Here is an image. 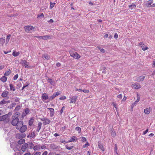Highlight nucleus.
Instances as JSON below:
<instances>
[{
    "label": "nucleus",
    "instance_id": "nucleus-1",
    "mask_svg": "<svg viewBox=\"0 0 155 155\" xmlns=\"http://www.w3.org/2000/svg\"><path fill=\"white\" fill-rule=\"evenodd\" d=\"M24 28L27 32H31L35 31V28L32 26L28 25L24 27Z\"/></svg>",
    "mask_w": 155,
    "mask_h": 155
},
{
    "label": "nucleus",
    "instance_id": "nucleus-2",
    "mask_svg": "<svg viewBox=\"0 0 155 155\" xmlns=\"http://www.w3.org/2000/svg\"><path fill=\"white\" fill-rule=\"evenodd\" d=\"M70 54V55L75 59H78L80 58V55L76 52L71 51Z\"/></svg>",
    "mask_w": 155,
    "mask_h": 155
},
{
    "label": "nucleus",
    "instance_id": "nucleus-3",
    "mask_svg": "<svg viewBox=\"0 0 155 155\" xmlns=\"http://www.w3.org/2000/svg\"><path fill=\"white\" fill-rule=\"evenodd\" d=\"M12 124L14 126H15L17 125L18 122L19 121V119L18 117H12Z\"/></svg>",
    "mask_w": 155,
    "mask_h": 155
},
{
    "label": "nucleus",
    "instance_id": "nucleus-4",
    "mask_svg": "<svg viewBox=\"0 0 155 155\" xmlns=\"http://www.w3.org/2000/svg\"><path fill=\"white\" fill-rule=\"evenodd\" d=\"M8 115L7 114H6L5 115H3L1 116H0V120L3 121L6 120V122H8L9 120V118H8Z\"/></svg>",
    "mask_w": 155,
    "mask_h": 155
},
{
    "label": "nucleus",
    "instance_id": "nucleus-5",
    "mask_svg": "<svg viewBox=\"0 0 155 155\" xmlns=\"http://www.w3.org/2000/svg\"><path fill=\"white\" fill-rule=\"evenodd\" d=\"M41 121L44 122L43 124L44 125L48 124L51 122L50 120L48 119L46 117L41 118Z\"/></svg>",
    "mask_w": 155,
    "mask_h": 155
},
{
    "label": "nucleus",
    "instance_id": "nucleus-6",
    "mask_svg": "<svg viewBox=\"0 0 155 155\" xmlns=\"http://www.w3.org/2000/svg\"><path fill=\"white\" fill-rule=\"evenodd\" d=\"M28 147V145L27 143H24L21 147V150L23 152L25 151Z\"/></svg>",
    "mask_w": 155,
    "mask_h": 155
},
{
    "label": "nucleus",
    "instance_id": "nucleus-7",
    "mask_svg": "<svg viewBox=\"0 0 155 155\" xmlns=\"http://www.w3.org/2000/svg\"><path fill=\"white\" fill-rule=\"evenodd\" d=\"M30 110L28 108H25L24 111L23 112L21 116L22 117H24L27 114H28Z\"/></svg>",
    "mask_w": 155,
    "mask_h": 155
},
{
    "label": "nucleus",
    "instance_id": "nucleus-8",
    "mask_svg": "<svg viewBox=\"0 0 155 155\" xmlns=\"http://www.w3.org/2000/svg\"><path fill=\"white\" fill-rule=\"evenodd\" d=\"M23 125V122L22 121H19L17 125H15L16 128L17 129L19 130L20 128Z\"/></svg>",
    "mask_w": 155,
    "mask_h": 155
},
{
    "label": "nucleus",
    "instance_id": "nucleus-9",
    "mask_svg": "<svg viewBox=\"0 0 155 155\" xmlns=\"http://www.w3.org/2000/svg\"><path fill=\"white\" fill-rule=\"evenodd\" d=\"M145 77L144 76H142L135 78V80L137 82H140L143 81L144 80Z\"/></svg>",
    "mask_w": 155,
    "mask_h": 155
},
{
    "label": "nucleus",
    "instance_id": "nucleus-10",
    "mask_svg": "<svg viewBox=\"0 0 155 155\" xmlns=\"http://www.w3.org/2000/svg\"><path fill=\"white\" fill-rule=\"evenodd\" d=\"M27 127L25 125H22L20 128L19 129L20 132L21 133L24 132L27 130Z\"/></svg>",
    "mask_w": 155,
    "mask_h": 155
},
{
    "label": "nucleus",
    "instance_id": "nucleus-11",
    "mask_svg": "<svg viewBox=\"0 0 155 155\" xmlns=\"http://www.w3.org/2000/svg\"><path fill=\"white\" fill-rule=\"evenodd\" d=\"M78 98V97L77 96H73L72 97H70V103H75Z\"/></svg>",
    "mask_w": 155,
    "mask_h": 155
},
{
    "label": "nucleus",
    "instance_id": "nucleus-12",
    "mask_svg": "<svg viewBox=\"0 0 155 155\" xmlns=\"http://www.w3.org/2000/svg\"><path fill=\"white\" fill-rule=\"evenodd\" d=\"M10 100L6 101L5 99H3L0 102V105H3L7 104L10 103Z\"/></svg>",
    "mask_w": 155,
    "mask_h": 155
},
{
    "label": "nucleus",
    "instance_id": "nucleus-13",
    "mask_svg": "<svg viewBox=\"0 0 155 155\" xmlns=\"http://www.w3.org/2000/svg\"><path fill=\"white\" fill-rule=\"evenodd\" d=\"M47 81L51 85L53 86H55V82L54 80H52L50 78H48Z\"/></svg>",
    "mask_w": 155,
    "mask_h": 155
},
{
    "label": "nucleus",
    "instance_id": "nucleus-14",
    "mask_svg": "<svg viewBox=\"0 0 155 155\" xmlns=\"http://www.w3.org/2000/svg\"><path fill=\"white\" fill-rule=\"evenodd\" d=\"M132 86L133 88L136 89H139L141 87V85L138 84H132Z\"/></svg>",
    "mask_w": 155,
    "mask_h": 155
},
{
    "label": "nucleus",
    "instance_id": "nucleus-15",
    "mask_svg": "<svg viewBox=\"0 0 155 155\" xmlns=\"http://www.w3.org/2000/svg\"><path fill=\"white\" fill-rule=\"evenodd\" d=\"M47 109L49 110L50 111V116L51 117L53 116L54 113V109L53 108H48Z\"/></svg>",
    "mask_w": 155,
    "mask_h": 155
},
{
    "label": "nucleus",
    "instance_id": "nucleus-16",
    "mask_svg": "<svg viewBox=\"0 0 155 155\" xmlns=\"http://www.w3.org/2000/svg\"><path fill=\"white\" fill-rule=\"evenodd\" d=\"M8 94V92L7 91H4L2 94V96L3 97H7L8 99V98L9 97H7V96Z\"/></svg>",
    "mask_w": 155,
    "mask_h": 155
},
{
    "label": "nucleus",
    "instance_id": "nucleus-17",
    "mask_svg": "<svg viewBox=\"0 0 155 155\" xmlns=\"http://www.w3.org/2000/svg\"><path fill=\"white\" fill-rule=\"evenodd\" d=\"M48 98V97L46 93H43L42 96V99L45 100H47Z\"/></svg>",
    "mask_w": 155,
    "mask_h": 155
},
{
    "label": "nucleus",
    "instance_id": "nucleus-18",
    "mask_svg": "<svg viewBox=\"0 0 155 155\" xmlns=\"http://www.w3.org/2000/svg\"><path fill=\"white\" fill-rule=\"evenodd\" d=\"M21 150V147L19 146V145L16 144V147L15 149H14V151L15 152L20 151Z\"/></svg>",
    "mask_w": 155,
    "mask_h": 155
},
{
    "label": "nucleus",
    "instance_id": "nucleus-19",
    "mask_svg": "<svg viewBox=\"0 0 155 155\" xmlns=\"http://www.w3.org/2000/svg\"><path fill=\"white\" fill-rule=\"evenodd\" d=\"M151 110V109L150 108H147L144 110V112L146 114H148L150 113Z\"/></svg>",
    "mask_w": 155,
    "mask_h": 155
},
{
    "label": "nucleus",
    "instance_id": "nucleus-20",
    "mask_svg": "<svg viewBox=\"0 0 155 155\" xmlns=\"http://www.w3.org/2000/svg\"><path fill=\"white\" fill-rule=\"evenodd\" d=\"M35 132H31V134L27 136V137H29L30 138H32L35 137Z\"/></svg>",
    "mask_w": 155,
    "mask_h": 155
},
{
    "label": "nucleus",
    "instance_id": "nucleus-21",
    "mask_svg": "<svg viewBox=\"0 0 155 155\" xmlns=\"http://www.w3.org/2000/svg\"><path fill=\"white\" fill-rule=\"evenodd\" d=\"M41 147L40 145H37L33 147V149L34 150H39Z\"/></svg>",
    "mask_w": 155,
    "mask_h": 155
},
{
    "label": "nucleus",
    "instance_id": "nucleus-22",
    "mask_svg": "<svg viewBox=\"0 0 155 155\" xmlns=\"http://www.w3.org/2000/svg\"><path fill=\"white\" fill-rule=\"evenodd\" d=\"M42 124L41 122L38 123V126L36 130V131L39 132L40 129H41V127Z\"/></svg>",
    "mask_w": 155,
    "mask_h": 155
},
{
    "label": "nucleus",
    "instance_id": "nucleus-23",
    "mask_svg": "<svg viewBox=\"0 0 155 155\" xmlns=\"http://www.w3.org/2000/svg\"><path fill=\"white\" fill-rule=\"evenodd\" d=\"M25 142V139H23V138L21 139L20 140H19L18 142V143L19 144H21L24 143Z\"/></svg>",
    "mask_w": 155,
    "mask_h": 155
},
{
    "label": "nucleus",
    "instance_id": "nucleus-24",
    "mask_svg": "<svg viewBox=\"0 0 155 155\" xmlns=\"http://www.w3.org/2000/svg\"><path fill=\"white\" fill-rule=\"evenodd\" d=\"M98 146L99 148L102 151H104V149L103 147V145L102 143H99Z\"/></svg>",
    "mask_w": 155,
    "mask_h": 155
},
{
    "label": "nucleus",
    "instance_id": "nucleus-25",
    "mask_svg": "<svg viewBox=\"0 0 155 155\" xmlns=\"http://www.w3.org/2000/svg\"><path fill=\"white\" fill-rule=\"evenodd\" d=\"M42 58H45L47 60H48L49 59L50 56L47 54H43L42 55Z\"/></svg>",
    "mask_w": 155,
    "mask_h": 155
},
{
    "label": "nucleus",
    "instance_id": "nucleus-26",
    "mask_svg": "<svg viewBox=\"0 0 155 155\" xmlns=\"http://www.w3.org/2000/svg\"><path fill=\"white\" fill-rule=\"evenodd\" d=\"M15 137L17 139H21L22 138L21 137V133H18L17 134L15 135Z\"/></svg>",
    "mask_w": 155,
    "mask_h": 155
},
{
    "label": "nucleus",
    "instance_id": "nucleus-27",
    "mask_svg": "<svg viewBox=\"0 0 155 155\" xmlns=\"http://www.w3.org/2000/svg\"><path fill=\"white\" fill-rule=\"evenodd\" d=\"M34 119L33 118H31L30 120H29L28 122L29 125L30 126H31L33 123Z\"/></svg>",
    "mask_w": 155,
    "mask_h": 155
},
{
    "label": "nucleus",
    "instance_id": "nucleus-28",
    "mask_svg": "<svg viewBox=\"0 0 155 155\" xmlns=\"http://www.w3.org/2000/svg\"><path fill=\"white\" fill-rule=\"evenodd\" d=\"M16 144L15 142H12L10 144V146L14 150L15 149L16 147Z\"/></svg>",
    "mask_w": 155,
    "mask_h": 155
},
{
    "label": "nucleus",
    "instance_id": "nucleus-29",
    "mask_svg": "<svg viewBox=\"0 0 155 155\" xmlns=\"http://www.w3.org/2000/svg\"><path fill=\"white\" fill-rule=\"evenodd\" d=\"M7 78L5 76H3L0 79L3 82H5L7 80Z\"/></svg>",
    "mask_w": 155,
    "mask_h": 155
},
{
    "label": "nucleus",
    "instance_id": "nucleus-30",
    "mask_svg": "<svg viewBox=\"0 0 155 155\" xmlns=\"http://www.w3.org/2000/svg\"><path fill=\"white\" fill-rule=\"evenodd\" d=\"M129 7L131 9H135L136 7V6L135 4L133 3L132 5H129Z\"/></svg>",
    "mask_w": 155,
    "mask_h": 155
},
{
    "label": "nucleus",
    "instance_id": "nucleus-31",
    "mask_svg": "<svg viewBox=\"0 0 155 155\" xmlns=\"http://www.w3.org/2000/svg\"><path fill=\"white\" fill-rule=\"evenodd\" d=\"M20 114L19 112H16L12 116L13 117H18L19 116Z\"/></svg>",
    "mask_w": 155,
    "mask_h": 155
},
{
    "label": "nucleus",
    "instance_id": "nucleus-32",
    "mask_svg": "<svg viewBox=\"0 0 155 155\" xmlns=\"http://www.w3.org/2000/svg\"><path fill=\"white\" fill-rule=\"evenodd\" d=\"M44 17V15L42 13H40V14H38L37 16V18L38 19Z\"/></svg>",
    "mask_w": 155,
    "mask_h": 155
},
{
    "label": "nucleus",
    "instance_id": "nucleus-33",
    "mask_svg": "<svg viewBox=\"0 0 155 155\" xmlns=\"http://www.w3.org/2000/svg\"><path fill=\"white\" fill-rule=\"evenodd\" d=\"M56 96H57L55 94V93H54L49 98V99L50 100H52Z\"/></svg>",
    "mask_w": 155,
    "mask_h": 155
},
{
    "label": "nucleus",
    "instance_id": "nucleus-34",
    "mask_svg": "<svg viewBox=\"0 0 155 155\" xmlns=\"http://www.w3.org/2000/svg\"><path fill=\"white\" fill-rule=\"evenodd\" d=\"M9 86H10V89L11 90H12L13 91H14L15 90V87L14 86V85L13 84H10Z\"/></svg>",
    "mask_w": 155,
    "mask_h": 155
},
{
    "label": "nucleus",
    "instance_id": "nucleus-35",
    "mask_svg": "<svg viewBox=\"0 0 155 155\" xmlns=\"http://www.w3.org/2000/svg\"><path fill=\"white\" fill-rule=\"evenodd\" d=\"M153 3L152 0H149L147 2V5L148 7H150L151 5V4Z\"/></svg>",
    "mask_w": 155,
    "mask_h": 155
},
{
    "label": "nucleus",
    "instance_id": "nucleus-36",
    "mask_svg": "<svg viewBox=\"0 0 155 155\" xmlns=\"http://www.w3.org/2000/svg\"><path fill=\"white\" fill-rule=\"evenodd\" d=\"M19 54H20L19 52H16L14 51L12 53V55L15 57H16V56H18L19 55Z\"/></svg>",
    "mask_w": 155,
    "mask_h": 155
},
{
    "label": "nucleus",
    "instance_id": "nucleus-37",
    "mask_svg": "<svg viewBox=\"0 0 155 155\" xmlns=\"http://www.w3.org/2000/svg\"><path fill=\"white\" fill-rule=\"evenodd\" d=\"M97 48L102 53H104L105 52V50H104L103 48H101L100 47H97Z\"/></svg>",
    "mask_w": 155,
    "mask_h": 155
},
{
    "label": "nucleus",
    "instance_id": "nucleus-38",
    "mask_svg": "<svg viewBox=\"0 0 155 155\" xmlns=\"http://www.w3.org/2000/svg\"><path fill=\"white\" fill-rule=\"evenodd\" d=\"M5 41V40L3 38L0 39V43L3 45Z\"/></svg>",
    "mask_w": 155,
    "mask_h": 155
},
{
    "label": "nucleus",
    "instance_id": "nucleus-39",
    "mask_svg": "<svg viewBox=\"0 0 155 155\" xmlns=\"http://www.w3.org/2000/svg\"><path fill=\"white\" fill-rule=\"evenodd\" d=\"M11 36V35L9 34L7 36V38L6 39V42L7 43L8 42Z\"/></svg>",
    "mask_w": 155,
    "mask_h": 155
},
{
    "label": "nucleus",
    "instance_id": "nucleus-40",
    "mask_svg": "<svg viewBox=\"0 0 155 155\" xmlns=\"http://www.w3.org/2000/svg\"><path fill=\"white\" fill-rule=\"evenodd\" d=\"M11 73V71L10 69H9L8 70V71H6L5 73V76H8Z\"/></svg>",
    "mask_w": 155,
    "mask_h": 155
},
{
    "label": "nucleus",
    "instance_id": "nucleus-41",
    "mask_svg": "<svg viewBox=\"0 0 155 155\" xmlns=\"http://www.w3.org/2000/svg\"><path fill=\"white\" fill-rule=\"evenodd\" d=\"M141 47L142 49L143 50V51H145L148 49V48L146 46H145V45L142 46H141Z\"/></svg>",
    "mask_w": 155,
    "mask_h": 155
},
{
    "label": "nucleus",
    "instance_id": "nucleus-42",
    "mask_svg": "<svg viewBox=\"0 0 155 155\" xmlns=\"http://www.w3.org/2000/svg\"><path fill=\"white\" fill-rule=\"evenodd\" d=\"M111 134L112 136L113 137H115L116 135V133L114 130H111Z\"/></svg>",
    "mask_w": 155,
    "mask_h": 155
},
{
    "label": "nucleus",
    "instance_id": "nucleus-43",
    "mask_svg": "<svg viewBox=\"0 0 155 155\" xmlns=\"http://www.w3.org/2000/svg\"><path fill=\"white\" fill-rule=\"evenodd\" d=\"M74 146H72L71 147H68V145H66L65 146L66 148L68 150H71L73 149L74 147Z\"/></svg>",
    "mask_w": 155,
    "mask_h": 155
},
{
    "label": "nucleus",
    "instance_id": "nucleus-44",
    "mask_svg": "<svg viewBox=\"0 0 155 155\" xmlns=\"http://www.w3.org/2000/svg\"><path fill=\"white\" fill-rule=\"evenodd\" d=\"M75 137L74 136H73L72 137H71L70 139V140H69V142H74V141L75 140Z\"/></svg>",
    "mask_w": 155,
    "mask_h": 155
},
{
    "label": "nucleus",
    "instance_id": "nucleus-45",
    "mask_svg": "<svg viewBox=\"0 0 155 155\" xmlns=\"http://www.w3.org/2000/svg\"><path fill=\"white\" fill-rule=\"evenodd\" d=\"M22 65H25L27 63V62L25 60H22L21 61V62Z\"/></svg>",
    "mask_w": 155,
    "mask_h": 155
},
{
    "label": "nucleus",
    "instance_id": "nucleus-46",
    "mask_svg": "<svg viewBox=\"0 0 155 155\" xmlns=\"http://www.w3.org/2000/svg\"><path fill=\"white\" fill-rule=\"evenodd\" d=\"M75 129L76 130H77L78 132V133H80L81 130V129L80 127H77L75 128Z\"/></svg>",
    "mask_w": 155,
    "mask_h": 155
},
{
    "label": "nucleus",
    "instance_id": "nucleus-47",
    "mask_svg": "<svg viewBox=\"0 0 155 155\" xmlns=\"http://www.w3.org/2000/svg\"><path fill=\"white\" fill-rule=\"evenodd\" d=\"M43 39H47L49 38H51V37L50 36L48 35H45L43 36Z\"/></svg>",
    "mask_w": 155,
    "mask_h": 155
},
{
    "label": "nucleus",
    "instance_id": "nucleus-48",
    "mask_svg": "<svg viewBox=\"0 0 155 155\" xmlns=\"http://www.w3.org/2000/svg\"><path fill=\"white\" fill-rule=\"evenodd\" d=\"M50 8L51 9H52L54 6L55 3H52V2H50Z\"/></svg>",
    "mask_w": 155,
    "mask_h": 155
},
{
    "label": "nucleus",
    "instance_id": "nucleus-49",
    "mask_svg": "<svg viewBox=\"0 0 155 155\" xmlns=\"http://www.w3.org/2000/svg\"><path fill=\"white\" fill-rule=\"evenodd\" d=\"M24 65L25 66V67L26 68H30V67L28 65V62H27V63L26 64Z\"/></svg>",
    "mask_w": 155,
    "mask_h": 155
},
{
    "label": "nucleus",
    "instance_id": "nucleus-50",
    "mask_svg": "<svg viewBox=\"0 0 155 155\" xmlns=\"http://www.w3.org/2000/svg\"><path fill=\"white\" fill-rule=\"evenodd\" d=\"M22 133H21V137H22V138H25L26 136V135L25 134Z\"/></svg>",
    "mask_w": 155,
    "mask_h": 155
},
{
    "label": "nucleus",
    "instance_id": "nucleus-51",
    "mask_svg": "<svg viewBox=\"0 0 155 155\" xmlns=\"http://www.w3.org/2000/svg\"><path fill=\"white\" fill-rule=\"evenodd\" d=\"M21 107L20 106L18 105L15 108V110H16L18 111V110Z\"/></svg>",
    "mask_w": 155,
    "mask_h": 155
},
{
    "label": "nucleus",
    "instance_id": "nucleus-52",
    "mask_svg": "<svg viewBox=\"0 0 155 155\" xmlns=\"http://www.w3.org/2000/svg\"><path fill=\"white\" fill-rule=\"evenodd\" d=\"M117 145L116 144H115V147H114V152H116L117 151Z\"/></svg>",
    "mask_w": 155,
    "mask_h": 155
},
{
    "label": "nucleus",
    "instance_id": "nucleus-53",
    "mask_svg": "<svg viewBox=\"0 0 155 155\" xmlns=\"http://www.w3.org/2000/svg\"><path fill=\"white\" fill-rule=\"evenodd\" d=\"M140 100V97H138V95L137 94V99L135 101V103H137V102H138Z\"/></svg>",
    "mask_w": 155,
    "mask_h": 155
},
{
    "label": "nucleus",
    "instance_id": "nucleus-54",
    "mask_svg": "<svg viewBox=\"0 0 155 155\" xmlns=\"http://www.w3.org/2000/svg\"><path fill=\"white\" fill-rule=\"evenodd\" d=\"M29 147L30 149H31L34 147V144L32 143H29Z\"/></svg>",
    "mask_w": 155,
    "mask_h": 155
},
{
    "label": "nucleus",
    "instance_id": "nucleus-55",
    "mask_svg": "<svg viewBox=\"0 0 155 155\" xmlns=\"http://www.w3.org/2000/svg\"><path fill=\"white\" fill-rule=\"evenodd\" d=\"M18 77V74H16V75H15V76L13 78L14 80H16L17 79Z\"/></svg>",
    "mask_w": 155,
    "mask_h": 155
},
{
    "label": "nucleus",
    "instance_id": "nucleus-56",
    "mask_svg": "<svg viewBox=\"0 0 155 155\" xmlns=\"http://www.w3.org/2000/svg\"><path fill=\"white\" fill-rule=\"evenodd\" d=\"M66 97L65 96H63L59 98L60 100H64L66 99Z\"/></svg>",
    "mask_w": 155,
    "mask_h": 155
},
{
    "label": "nucleus",
    "instance_id": "nucleus-57",
    "mask_svg": "<svg viewBox=\"0 0 155 155\" xmlns=\"http://www.w3.org/2000/svg\"><path fill=\"white\" fill-rule=\"evenodd\" d=\"M41 153L40 152H37L33 155H40Z\"/></svg>",
    "mask_w": 155,
    "mask_h": 155
},
{
    "label": "nucleus",
    "instance_id": "nucleus-58",
    "mask_svg": "<svg viewBox=\"0 0 155 155\" xmlns=\"http://www.w3.org/2000/svg\"><path fill=\"white\" fill-rule=\"evenodd\" d=\"M82 91L86 93H87L89 92V91L87 90H82Z\"/></svg>",
    "mask_w": 155,
    "mask_h": 155
},
{
    "label": "nucleus",
    "instance_id": "nucleus-59",
    "mask_svg": "<svg viewBox=\"0 0 155 155\" xmlns=\"http://www.w3.org/2000/svg\"><path fill=\"white\" fill-rule=\"evenodd\" d=\"M89 145V143L87 142L86 144H84L83 145V147L85 148L86 147H87Z\"/></svg>",
    "mask_w": 155,
    "mask_h": 155
},
{
    "label": "nucleus",
    "instance_id": "nucleus-60",
    "mask_svg": "<svg viewBox=\"0 0 155 155\" xmlns=\"http://www.w3.org/2000/svg\"><path fill=\"white\" fill-rule=\"evenodd\" d=\"M81 140H82L83 141H86V138L84 137H81Z\"/></svg>",
    "mask_w": 155,
    "mask_h": 155
},
{
    "label": "nucleus",
    "instance_id": "nucleus-61",
    "mask_svg": "<svg viewBox=\"0 0 155 155\" xmlns=\"http://www.w3.org/2000/svg\"><path fill=\"white\" fill-rule=\"evenodd\" d=\"M117 97L118 98H120V99H121L122 98V95L121 94H119L117 96Z\"/></svg>",
    "mask_w": 155,
    "mask_h": 155
},
{
    "label": "nucleus",
    "instance_id": "nucleus-62",
    "mask_svg": "<svg viewBox=\"0 0 155 155\" xmlns=\"http://www.w3.org/2000/svg\"><path fill=\"white\" fill-rule=\"evenodd\" d=\"M50 147L53 149L55 148V146L54 144H51L50 146Z\"/></svg>",
    "mask_w": 155,
    "mask_h": 155
},
{
    "label": "nucleus",
    "instance_id": "nucleus-63",
    "mask_svg": "<svg viewBox=\"0 0 155 155\" xmlns=\"http://www.w3.org/2000/svg\"><path fill=\"white\" fill-rule=\"evenodd\" d=\"M148 129H147L145 131H144L143 132V135H144L145 134L148 132Z\"/></svg>",
    "mask_w": 155,
    "mask_h": 155
},
{
    "label": "nucleus",
    "instance_id": "nucleus-64",
    "mask_svg": "<svg viewBox=\"0 0 155 155\" xmlns=\"http://www.w3.org/2000/svg\"><path fill=\"white\" fill-rule=\"evenodd\" d=\"M48 154V152L47 151H44L42 153V155H47Z\"/></svg>",
    "mask_w": 155,
    "mask_h": 155
}]
</instances>
